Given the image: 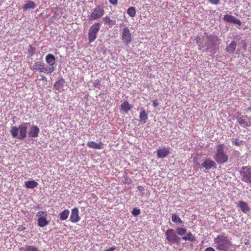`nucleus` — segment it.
I'll list each match as a JSON object with an SVG mask.
<instances>
[{"label":"nucleus","instance_id":"1","mask_svg":"<svg viewBox=\"0 0 251 251\" xmlns=\"http://www.w3.org/2000/svg\"><path fill=\"white\" fill-rule=\"evenodd\" d=\"M214 244L215 248L220 251H228L232 246L230 240L224 233L219 234L215 238Z\"/></svg>","mask_w":251,"mask_h":251},{"label":"nucleus","instance_id":"2","mask_svg":"<svg viewBox=\"0 0 251 251\" xmlns=\"http://www.w3.org/2000/svg\"><path fill=\"white\" fill-rule=\"evenodd\" d=\"M29 123H25L20 125L18 127L13 126L11 127L10 133L13 137H18V138L23 139L26 136L27 126Z\"/></svg>","mask_w":251,"mask_h":251},{"label":"nucleus","instance_id":"3","mask_svg":"<svg viewBox=\"0 0 251 251\" xmlns=\"http://www.w3.org/2000/svg\"><path fill=\"white\" fill-rule=\"evenodd\" d=\"M225 146L220 144L217 146L216 153L214 156V159L218 164H223L228 159L227 154L224 152Z\"/></svg>","mask_w":251,"mask_h":251},{"label":"nucleus","instance_id":"4","mask_svg":"<svg viewBox=\"0 0 251 251\" xmlns=\"http://www.w3.org/2000/svg\"><path fill=\"white\" fill-rule=\"evenodd\" d=\"M165 236L166 240L170 245L174 243H178L180 241V238L176 235L175 230L173 229H167L165 232Z\"/></svg>","mask_w":251,"mask_h":251},{"label":"nucleus","instance_id":"5","mask_svg":"<svg viewBox=\"0 0 251 251\" xmlns=\"http://www.w3.org/2000/svg\"><path fill=\"white\" fill-rule=\"evenodd\" d=\"M100 23H96L90 28L88 31V40L90 43L93 42L97 38V35L100 30Z\"/></svg>","mask_w":251,"mask_h":251},{"label":"nucleus","instance_id":"6","mask_svg":"<svg viewBox=\"0 0 251 251\" xmlns=\"http://www.w3.org/2000/svg\"><path fill=\"white\" fill-rule=\"evenodd\" d=\"M242 180L247 183L251 184V167L243 166L240 171Z\"/></svg>","mask_w":251,"mask_h":251},{"label":"nucleus","instance_id":"7","mask_svg":"<svg viewBox=\"0 0 251 251\" xmlns=\"http://www.w3.org/2000/svg\"><path fill=\"white\" fill-rule=\"evenodd\" d=\"M33 70L40 73H44L47 74L51 73V70L48 68L47 65L42 61L35 62L33 65Z\"/></svg>","mask_w":251,"mask_h":251},{"label":"nucleus","instance_id":"8","mask_svg":"<svg viewBox=\"0 0 251 251\" xmlns=\"http://www.w3.org/2000/svg\"><path fill=\"white\" fill-rule=\"evenodd\" d=\"M104 10L103 7L101 5L96 7L93 11L89 17V20L91 21L97 20L101 18L104 14Z\"/></svg>","mask_w":251,"mask_h":251},{"label":"nucleus","instance_id":"9","mask_svg":"<svg viewBox=\"0 0 251 251\" xmlns=\"http://www.w3.org/2000/svg\"><path fill=\"white\" fill-rule=\"evenodd\" d=\"M121 40L126 45H128L131 42L132 35L128 27H125L122 31Z\"/></svg>","mask_w":251,"mask_h":251},{"label":"nucleus","instance_id":"10","mask_svg":"<svg viewBox=\"0 0 251 251\" xmlns=\"http://www.w3.org/2000/svg\"><path fill=\"white\" fill-rule=\"evenodd\" d=\"M47 216V213L46 211H41L37 213L36 216L38 217L37 222L39 226L43 227L49 224L46 218Z\"/></svg>","mask_w":251,"mask_h":251},{"label":"nucleus","instance_id":"11","mask_svg":"<svg viewBox=\"0 0 251 251\" xmlns=\"http://www.w3.org/2000/svg\"><path fill=\"white\" fill-rule=\"evenodd\" d=\"M55 57L52 54H48L47 55L45 58V60L46 63L48 64L47 65L48 68L51 70V73H52L55 70Z\"/></svg>","mask_w":251,"mask_h":251},{"label":"nucleus","instance_id":"12","mask_svg":"<svg viewBox=\"0 0 251 251\" xmlns=\"http://www.w3.org/2000/svg\"><path fill=\"white\" fill-rule=\"evenodd\" d=\"M81 217L79 215V211L77 208H74L71 210L70 217V221L73 223H76L80 220Z\"/></svg>","mask_w":251,"mask_h":251},{"label":"nucleus","instance_id":"13","mask_svg":"<svg viewBox=\"0 0 251 251\" xmlns=\"http://www.w3.org/2000/svg\"><path fill=\"white\" fill-rule=\"evenodd\" d=\"M224 20L230 23H233L238 25H241L242 24L241 22L236 19L235 17L232 15L226 14L224 16Z\"/></svg>","mask_w":251,"mask_h":251},{"label":"nucleus","instance_id":"14","mask_svg":"<svg viewBox=\"0 0 251 251\" xmlns=\"http://www.w3.org/2000/svg\"><path fill=\"white\" fill-rule=\"evenodd\" d=\"M156 153L158 158H163L170 154V150L165 147L160 148L156 151Z\"/></svg>","mask_w":251,"mask_h":251},{"label":"nucleus","instance_id":"15","mask_svg":"<svg viewBox=\"0 0 251 251\" xmlns=\"http://www.w3.org/2000/svg\"><path fill=\"white\" fill-rule=\"evenodd\" d=\"M87 146L90 149L100 150L103 148L104 144L101 142L96 143L94 141H89L87 144Z\"/></svg>","mask_w":251,"mask_h":251},{"label":"nucleus","instance_id":"16","mask_svg":"<svg viewBox=\"0 0 251 251\" xmlns=\"http://www.w3.org/2000/svg\"><path fill=\"white\" fill-rule=\"evenodd\" d=\"M201 166L206 170L210 169L212 168H216V163L214 161L209 159L205 160L202 163H201Z\"/></svg>","mask_w":251,"mask_h":251},{"label":"nucleus","instance_id":"17","mask_svg":"<svg viewBox=\"0 0 251 251\" xmlns=\"http://www.w3.org/2000/svg\"><path fill=\"white\" fill-rule=\"evenodd\" d=\"M132 105L130 104L127 101H125L121 105V111L127 114L132 109Z\"/></svg>","mask_w":251,"mask_h":251},{"label":"nucleus","instance_id":"18","mask_svg":"<svg viewBox=\"0 0 251 251\" xmlns=\"http://www.w3.org/2000/svg\"><path fill=\"white\" fill-rule=\"evenodd\" d=\"M65 84V81L64 79L61 78L54 83V88L55 90L58 91L59 92H61L63 90Z\"/></svg>","mask_w":251,"mask_h":251},{"label":"nucleus","instance_id":"19","mask_svg":"<svg viewBox=\"0 0 251 251\" xmlns=\"http://www.w3.org/2000/svg\"><path fill=\"white\" fill-rule=\"evenodd\" d=\"M39 132V128L36 126H33L30 128V130L28 132V135L31 137H37L38 136Z\"/></svg>","mask_w":251,"mask_h":251},{"label":"nucleus","instance_id":"20","mask_svg":"<svg viewBox=\"0 0 251 251\" xmlns=\"http://www.w3.org/2000/svg\"><path fill=\"white\" fill-rule=\"evenodd\" d=\"M237 206L240 207L242 212L245 213H246L250 211V208L248 206L247 202L244 201H239L237 204Z\"/></svg>","mask_w":251,"mask_h":251},{"label":"nucleus","instance_id":"21","mask_svg":"<svg viewBox=\"0 0 251 251\" xmlns=\"http://www.w3.org/2000/svg\"><path fill=\"white\" fill-rule=\"evenodd\" d=\"M236 119L238 121V123L243 127H247L251 126V124L250 122H247L245 119L243 117H237Z\"/></svg>","mask_w":251,"mask_h":251},{"label":"nucleus","instance_id":"22","mask_svg":"<svg viewBox=\"0 0 251 251\" xmlns=\"http://www.w3.org/2000/svg\"><path fill=\"white\" fill-rule=\"evenodd\" d=\"M38 183L35 180H29L25 182V186L29 189H33L38 186Z\"/></svg>","mask_w":251,"mask_h":251},{"label":"nucleus","instance_id":"23","mask_svg":"<svg viewBox=\"0 0 251 251\" xmlns=\"http://www.w3.org/2000/svg\"><path fill=\"white\" fill-rule=\"evenodd\" d=\"M237 44L234 41H232L230 44L226 48V50L230 53H233L235 50Z\"/></svg>","mask_w":251,"mask_h":251},{"label":"nucleus","instance_id":"24","mask_svg":"<svg viewBox=\"0 0 251 251\" xmlns=\"http://www.w3.org/2000/svg\"><path fill=\"white\" fill-rule=\"evenodd\" d=\"M36 7V4L34 1H28L23 6L24 11H26L28 9H34Z\"/></svg>","mask_w":251,"mask_h":251},{"label":"nucleus","instance_id":"25","mask_svg":"<svg viewBox=\"0 0 251 251\" xmlns=\"http://www.w3.org/2000/svg\"><path fill=\"white\" fill-rule=\"evenodd\" d=\"M103 20L105 24L108 25L109 27H111L112 26L116 24V21L115 20H111L108 16H106L103 18Z\"/></svg>","mask_w":251,"mask_h":251},{"label":"nucleus","instance_id":"26","mask_svg":"<svg viewBox=\"0 0 251 251\" xmlns=\"http://www.w3.org/2000/svg\"><path fill=\"white\" fill-rule=\"evenodd\" d=\"M70 214V211L68 209H65L59 214L60 219L61 221H65L67 219Z\"/></svg>","mask_w":251,"mask_h":251},{"label":"nucleus","instance_id":"27","mask_svg":"<svg viewBox=\"0 0 251 251\" xmlns=\"http://www.w3.org/2000/svg\"><path fill=\"white\" fill-rule=\"evenodd\" d=\"M140 122L145 123L148 119V114L145 110H143L139 115Z\"/></svg>","mask_w":251,"mask_h":251},{"label":"nucleus","instance_id":"28","mask_svg":"<svg viewBox=\"0 0 251 251\" xmlns=\"http://www.w3.org/2000/svg\"><path fill=\"white\" fill-rule=\"evenodd\" d=\"M182 239L184 241H189L191 242H194L196 240L195 235H193L191 232L188 233L186 236L182 237Z\"/></svg>","mask_w":251,"mask_h":251},{"label":"nucleus","instance_id":"29","mask_svg":"<svg viewBox=\"0 0 251 251\" xmlns=\"http://www.w3.org/2000/svg\"><path fill=\"white\" fill-rule=\"evenodd\" d=\"M172 221L175 223L181 224L182 221L180 217L176 214H173L172 216Z\"/></svg>","mask_w":251,"mask_h":251},{"label":"nucleus","instance_id":"30","mask_svg":"<svg viewBox=\"0 0 251 251\" xmlns=\"http://www.w3.org/2000/svg\"><path fill=\"white\" fill-rule=\"evenodd\" d=\"M127 13L129 16L131 17H134L136 14V10L135 7H130L128 8L127 10Z\"/></svg>","mask_w":251,"mask_h":251},{"label":"nucleus","instance_id":"31","mask_svg":"<svg viewBox=\"0 0 251 251\" xmlns=\"http://www.w3.org/2000/svg\"><path fill=\"white\" fill-rule=\"evenodd\" d=\"M201 39L202 38L200 36H197L195 39V40L196 41L197 44L199 46V49H201L202 48L204 47V46L201 43Z\"/></svg>","mask_w":251,"mask_h":251},{"label":"nucleus","instance_id":"32","mask_svg":"<svg viewBox=\"0 0 251 251\" xmlns=\"http://www.w3.org/2000/svg\"><path fill=\"white\" fill-rule=\"evenodd\" d=\"M177 234L180 236L184 235L186 232V229L184 228L178 227L176 229Z\"/></svg>","mask_w":251,"mask_h":251},{"label":"nucleus","instance_id":"33","mask_svg":"<svg viewBox=\"0 0 251 251\" xmlns=\"http://www.w3.org/2000/svg\"><path fill=\"white\" fill-rule=\"evenodd\" d=\"M25 251H38V249L33 246H26Z\"/></svg>","mask_w":251,"mask_h":251},{"label":"nucleus","instance_id":"34","mask_svg":"<svg viewBox=\"0 0 251 251\" xmlns=\"http://www.w3.org/2000/svg\"><path fill=\"white\" fill-rule=\"evenodd\" d=\"M28 53L30 54V56H33L35 54V49L31 46H29Z\"/></svg>","mask_w":251,"mask_h":251},{"label":"nucleus","instance_id":"35","mask_svg":"<svg viewBox=\"0 0 251 251\" xmlns=\"http://www.w3.org/2000/svg\"><path fill=\"white\" fill-rule=\"evenodd\" d=\"M132 214L134 216H137L139 215L140 213V210L139 209H137L136 208H133V210L131 212Z\"/></svg>","mask_w":251,"mask_h":251},{"label":"nucleus","instance_id":"36","mask_svg":"<svg viewBox=\"0 0 251 251\" xmlns=\"http://www.w3.org/2000/svg\"><path fill=\"white\" fill-rule=\"evenodd\" d=\"M232 144L236 146H239L241 143L242 141H239L238 139L235 138L232 139Z\"/></svg>","mask_w":251,"mask_h":251},{"label":"nucleus","instance_id":"37","mask_svg":"<svg viewBox=\"0 0 251 251\" xmlns=\"http://www.w3.org/2000/svg\"><path fill=\"white\" fill-rule=\"evenodd\" d=\"M208 1L212 4L217 5L219 4L220 0H208Z\"/></svg>","mask_w":251,"mask_h":251},{"label":"nucleus","instance_id":"38","mask_svg":"<svg viewBox=\"0 0 251 251\" xmlns=\"http://www.w3.org/2000/svg\"><path fill=\"white\" fill-rule=\"evenodd\" d=\"M25 228L24 226H20L18 227V228L17 229V230L18 231L21 232V231H22L25 230Z\"/></svg>","mask_w":251,"mask_h":251},{"label":"nucleus","instance_id":"39","mask_svg":"<svg viewBox=\"0 0 251 251\" xmlns=\"http://www.w3.org/2000/svg\"><path fill=\"white\" fill-rule=\"evenodd\" d=\"M152 105H153V106L154 107H156L158 105V103L157 99H155V100H153V104H152Z\"/></svg>","mask_w":251,"mask_h":251},{"label":"nucleus","instance_id":"40","mask_svg":"<svg viewBox=\"0 0 251 251\" xmlns=\"http://www.w3.org/2000/svg\"><path fill=\"white\" fill-rule=\"evenodd\" d=\"M109 2L113 5H116L117 3L118 0H109Z\"/></svg>","mask_w":251,"mask_h":251},{"label":"nucleus","instance_id":"41","mask_svg":"<svg viewBox=\"0 0 251 251\" xmlns=\"http://www.w3.org/2000/svg\"><path fill=\"white\" fill-rule=\"evenodd\" d=\"M204 251H215V250L212 247H207L205 249Z\"/></svg>","mask_w":251,"mask_h":251},{"label":"nucleus","instance_id":"42","mask_svg":"<svg viewBox=\"0 0 251 251\" xmlns=\"http://www.w3.org/2000/svg\"><path fill=\"white\" fill-rule=\"evenodd\" d=\"M116 249V247H110V248L105 250L104 251H114Z\"/></svg>","mask_w":251,"mask_h":251},{"label":"nucleus","instance_id":"43","mask_svg":"<svg viewBox=\"0 0 251 251\" xmlns=\"http://www.w3.org/2000/svg\"><path fill=\"white\" fill-rule=\"evenodd\" d=\"M100 81L98 79L96 80L95 81V83H94V86H96L97 85H100Z\"/></svg>","mask_w":251,"mask_h":251},{"label":"nucleus","instance_id":"44","mask_svg":"<svg viewBox=\"0 0 251 251\" xmlns=\"http://www.w3.org/2000/svg\"><path fill=\"white\" fill-rule=\"evenodd\" d=\"M137 189H138V190L139 191H141V192L143 191V190H144V188H143V187L141 186H138Z\"/></svg>","mask_w":251,"mask_h":251},{"label":"nucleus","instance_id":"45","mask_svg":"<svg viewBox=\"0 0 251 251\" xmlns=\"http://www.w3.org/2000/svg\"><path fill=\"white\" fill-rule=\"evenodd\" d=\"M41 80L42 81H47V78L46 77L44 76H43L41 78Z\"/></svg>","mask_w":251,"mask_h":251},{"label":"nucleus","instance_id":"46","mask_svg":"<svg viewBox=\"0 0 251 251\" xmlns=\"http://www.w3.org/2000/svg\"><path fill=\"white\" fill-rule=\"evenodd\" d=\"M247 111H251V107L250 108H248L247 110Z\"/></svg>","mask_w":251,"mask_h":251},{"label":"nucleus","instance_id":"47","mask_svg":"<svg viewBox=\"0 0 251 251\" xmlns=\"http://www.w3.org/2000/svg\"><path fill=\"white\" fill-rule=\"evenodd\" d=\"M210 38H211V36H208L207 37V39H208V41L210 40Z\"/></svg>","mask_w":251,"mask_h":251}]
</instances>
